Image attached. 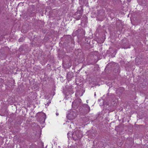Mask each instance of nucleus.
<instances>
[{
	"label": "nucleus",
	"instance_id": "nucleus-16",
	"mask_svg": "<svg viewBox=\"0 0 148 148\" xmlns=\"http://www.w3.org/2000/svg\"><path fill=\"white\" fill-rule=\"evenodd\" d=\"M71 133H70L69 132L67 134V135H68V137H69L70 136V134L71 135Z\"/></svg>",
	"mask_w": 148,
	"mask_h": 148
},
{
	"label": "nucleus",
	"instance_id": "nucleus-19",
	"mask_svg": "<svg viewBox=\"0 0 148 148\" xmlns=\"http://www.w3.org/2000/svg\"><path fill=\"white\" fill-rule=\"evenodd\" d=\"M51 103V102H50V101H49V103H47V104L48 105H49V103Z\"/></svg>",
	"mask_w": 148,
	"mask_h": 148
},
{
	"label": "nucleus",
	"instance_id": "nucleus-2",
	"mask_svg": "<svg viewBox=\"0 0 148 148\" xmlns=\"http://www.w3.org/2000/svg\"><path fill=\"white\" fill-rule=\"evenodd\" d=\"M76 116V113L71 111L70 113H68L67 116V118L69 120H72L74 119Z\"/></svg>",
	"mask_w": 148,
	"mask_h": 148
},
{
	"label": "nucleus",
	"instance_id": "nucleus-25",
	"mask_svg": "<svg viewBox=\"0 0 148 148\" xmlns=\"http://www.w3.org/2000/svg\"><path fill=\"white\" fill-rule=\"evenodd\" d=\"M124 40H123V42H124Z\"/></svg>",
	"mask_w": 148,
	"mask_h": 148
},
{
	"label": "nucleus",
	"instance_id": "nucleus-8",
	"mask_svg": "<svg viewBox=\"0 0 148 148\" xmlns=\"http://www.w3.org/2000/svg\"><path fill=\"white\" fill-rule=\"evenodd\" d=\"M98 15L103 16L104 15V12L103 10H100L98 13Z\"/></svg>",
	"mask_w": 148,
	"mask_h": 148
},
{
	"label": "nucleus",
	"instance_id": "nucleus-13",
	"mask_svg": "<svg viewBox=\"0 0 148 148\" xmlns=\"http://www.w3.org/2000/svg\"><path fill=\"white\" fill-rule=\"evenodd\" d=\"M46 116V115L45 114H44L42 116V120H43L44 121H45V119Z\"/></svg>",
	"mask_w": 148,
	"mask_h": 148
},
{
	"label": "nucleus",
	"instance_id": "nucleus-5",
	"mask_svg": "<svg viewBox=\"0 0 148 148\" xmlns=\"http://www.w3.org/2000/svg\"><path fill=\"white\" fill-rule=\"evenodd\" d=\"M73 73L71 72H69L67 74V78L68 79H70L73 77Z\"/></svg>",
	"mask_w": 148,
	"mask_h": 148
},
{
	"label": "nucleus",
	"instance_id": "nucleus-18",
	"mask_svg": "<svg viewBox=\"0 0 148 148\" xmlns=\"http://www.w3.org/2000/svg\"><path fill=\"white\" fill-rule=\"evenodd\" d=\"M144 148H148V146H146L144 147Z\"/></svg>",
	"mask_w": 148,
	"mask_h": 148
},
{
	"label": "nucleus",
	"instance_id": "nucleus-6",
	"mask_svg": "<svg viewBox=\"0 0 148 148\" xmlns=\"http://www.w3.org/2000/svg\"><path fill=\"white\" fill-rule=\"evenodd\" d=\"M80 105L75 100H74L72 104V106L73 107L75 108L78 107Z\"/></svg>",
	"mask_w": 148,
	"mask_h": 148
},
{
	"label": "nucleus",
	"instance_id": "nucleus-3",
	"mask_svg": "<svg viewBox=\"0 0 148 148\" xmlns=\"http://www.w3.org/2000/svg\"><path fill=\"white\" fill-rule=\"evenodd\" d=\"M138 1L140 5L144 6L147 4L148 0H138Z\"/></svg>",
	"mask_w": 148,
	"mask_h": 148
},
{
	"label": "nucleus",
	"instance_id": "nucleus-21",
	"mask_svg": "<svg viewBox=\"0 0 148 148\" xmlns=\"http://www.w3.org/2000/svg\"><path fill=\"white\" fill-rule=\"evenodd\" d=\"M94 95H95V96H96V94L95 92V94H94Z\"/></svg>",
	"mask_w": 148,
	"mask_h": 148
},
{
	"label": "nucleus",
	"instance_id": "nucleus-11",
	"mask_svg": "<svg viewBox=\"0 0 148 148\" xmlns=\"http://www.w3.org/2000/svg\"><path fill=\"white\" fill-rule=\"evenodd\" d=\"M81 17V15H79V16H76V17H75L76 19L77 20H79L80 19Z\"/></svg>",
	"mask_w": 148,
	"mask_h": 148
},
{
	"label": "nucleus",
	"instance_id": "nucleus-1",
	"mask_svg": "<svg viewBox=\"0 0 148 148\" xmlns=\"http://www.w3.org/2000/svg\"><path fill=\"white\" fill-rule=\"evenodd\" d=\"M72 135L73 139L75 140L80 139L82 136L81 132L78 131L73 132Z\"/></svg>",
	"mask_w": 148,
	"mask_h": 148
},
{
	"label": "nucleus",
	"instance_id": "nucleus-7",
	"mask_svg": "<svg viewBox=\"0 0 148 148\" xmlns=\"http://www.w3.org/2000/svg\"><path fill=\"white\" fill-rule=\"evenodd\" d=\"M83 107L86 108L85 109L86 110V112H88L90 111V108L88 105L86 104H84L83 106Z\"/></svg>",
	"mask_w": 148,
	"mask_h": 148
},
{
	"label": "nucleus",
	"instance_id": "nucleus-10",
	"mask_svg": "<svg viewBox=\"0 0 148 148\" xmlns=\"http://www.w3.org/2000/svg\"><path fill=\"white\" fill-rule=\"evenodd\" d=\"M23 46H21L19 48V51H22L23 50Z\"/></svg>",
	"mask_w": 148,
	"mask_h": 148
},
{
	"label": "nucleus",
	"instance_id": "nucleus-15",
	"mask_svg": "<svg viewBox=\"0 0 148 148\" xmlns=\"http://www.w3.org/2000/svg\"><path fill=\"white\" fill-rule=\"evenodd\" d=\"M127 47H125V46L123 44V45L122 46V48H123L124 49L127 48Z\"/></svg>",
	"mask_w": 148,
	"mask_h": 148
},
{
	"label": "nucleus",
	"instance_id": "nucleus-14",
	"mask_svg": "<svg viewBox=\"0 0 148 148\" xmlns=\"http://www.w3.org/2000/svg\"><path fill=\"white\" fill-rule=\"evenodd\" d=\"M83 120L84 121V122H86V121H88V119L86 118H84Z\"/></svg>",
	"mask_w": 148,
	"mask_h": 148
},
{
	"label": "nucleus",
	"instance_id": "nucleus-24",
	"mask_svg": "<svg viewBox=\"0 0 148 148\" xmlns=\"http://www.w3.org/2000/svg\"><path fill=\"white\" fill-rule=\"evenodd\" d=\"M72 92V93H73V92H72H72Z\"/></svg>",
	"mask_w": 148,
	"mask_h": 148
},
{
	"label": "nucleus",
	"instance_id": "nucleus-12",
	"mask_svg": "<svg viewBox=\"0 0 148 148\" xmlns=\"http://www.w3.org/2000/svg\"><path fill=\"white\" fill-rule=\"evenodd\" d=\"M24 40V39L22 37L21 38H20L18 40L19 42H22Z\"/></svg>",
	"mask_w": 148,
	"mask_h": 148
},
{
	"label": "nucleus",
	"instance_id": "nucleus-17",
	"mask_svg": "<svg viewBox=\"0 0 148 148\" xmlns=\"http://www.w3.org/2000/svg\"><path fill=\"white\" fill-rule=\"evenodd\" d=\"M71 64H70V65H69V66H68L67 67V68H69L71 67Z\"/></svg>",
	"mask_w": 148,
	"mask_h": 148
},
{
	"label": "nucleus",
	"instance_id": "nucleus-9",
	"mask_svg": "<svg viewBox=\"0 0 148 148\" xmlns=\"http://www.w3.org/2000/svg\"><path fill=\"white\" fill-rule=\"evenodd\" d=\"M75 100L77 101V103H79V105H80L81 103L82 102V100L80 99H77Z\"/></svg>",
	"mask_w": 148,
	"mask_h": 148
},
{
	"label": "nucleus",
	"instance_id": "nucleus-20",
	"mask_svg": "<svg viewBox=\"0 0 148 148\" xmlns=\"http://www.w3.org/2000/svg\"><path fill=\"white\" fill-rule=\"evenodd\" d=\"M138 59V58H136V59H135V61H136V60H138V59Z\"/></svg>",
	"mask_w": 148,
	"mask_h": 148
},
{
	"label": "nucleus",
	"instance_id": "nucleus-4",
	"mask_svg": "<svg viewBox=\"0 0 148 148\" xmlns=\"http://www.w3.org/2000/svg\"><path fill=\"white\" fill-rule=\"evenodd\" d=\"M77 31L78 32L80 33L79 35V36L82 38L84 36L85 32L83 30L79 29L77 30Z\"/></svg>",
	"mask_w": 148,
	"mask_h": 148
},
{
	"label": "nucleus",
	"instance_id": "nucleus-22",
	"mask_svg": "<svg viewBox=\"0 0 148 148\" xmlns=\"http://www.w3.org/2000/svg\"><path fill=\"white\" fill-rule=\"evenodd\" d=\"M56 114L57 115H58V113H57Z\"/></svg>",
	"mask_w": 148,
	"mask_h": 148
},
{
	"label": "nucleus",
	"instance_id": "nucleus-23",
	"mask_svg": "<svg viewBox=\"0 0 148 148\" xmlns=\"http://www.w3.org/2000/svg\"><path fill=\"white\" fill-rule=\"evenodd\" d=\"M115 72H116V70H115Z\"/></svg>",
	"mask_w": 148,
	"mask_h": 148
}]
</instances>
